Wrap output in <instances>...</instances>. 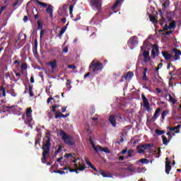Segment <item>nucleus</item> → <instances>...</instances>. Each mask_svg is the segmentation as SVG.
Returning <instances> with one entry per match:
<instances>
[{
	"mask_svg": "<svg viewBox=\"0 0 181 181\" xmlns=\"http://www.w3.org/2000/svg\"><path fill=\"white\" fill-rule=\"evenodd\" d=\"M37 5H40V6H42V8H47L48 5L47 3L42 2L39 0H33Z\"/></svg>",
	"mask_w": 181,
	"mask_h": 181,
	"instance_id": "aec40b11",
	"label": "nucleus"
},
{
	"mask_svg": "<svg viewBox=\"0 0 181 181\" xmlns=\"http://www.w3.org/2000/svg\"><path fill=\"white\" fill-rule=\"evenodd\" d=\"M154 144L153 143L151 144H140L137 146V150L139 153H145V151H151L152 148H153Z\"/></svg>",
	"mask_w": 181,
	"mask_h": 181,
	"instance_id": "20e7f679",
	"label": "nucleus"
},
{
	"mask_svg": "<svg viewBox=\"0 0 181 181\" xmlns=\"http://www.w3.org/2000/svg\"><path fill=\"white\" fill-rule=\"evenodd\" d=\"M181 127V124H178L176 127H174V131H176V129H180Z\"/></svg>",
	"mask_w": 181,
	"mask_h": 181,
	"instance_id": "774afa93",
	"label": "nucleus"
},
{
	"mask_svg": "<svg viewBox=\"0 0 181 181\" xmlns=\"http://www.w3.org/2000/svg\"><path fill=\"white\" fill-rule=\"evenodd\" d=\"M173 52L174 54L181 56V51L177 49V48L173 49Z\"/></svg>",
	"mask_w": 181,
	"mask_h": 181,
	"instance_id": "bb28decb",
	"label": "nucleus"
},
{
	"mask_svg": "<svg viewBox=\"0 0 181 181\" xmlns=\"http://www.w3.org/2000/svg\"><path fill=\"white\" fill-rule=\"evenodd\" d=\"M163 57H164L165 60H172V57L173 56L170 54L168 51L162 52Z\"/></svg>",
	"mask_w": 181,
	"mask_h": 181,
	"instance_id": "ddd939ff",
	"label": "nucleus"
},
{
	"mask_svg": "<svg viewBox=\"0 0 181 181\" xmlns=\"http://www.w3.org/2000/svg\"><path fill=\"white\" fill-rule=\"evenodd\" d=\"M19 4V0H16V2L12 4L13 8H15V6H18Z\"/></svg>",
	"mask_w": 181,
	"mask_h": 181,
	"instance_id": "864d4df0",
	"label": "nucleus"
},
{
	"mask_svg": "<svg viewBox=\"0 0 181 181\" xmlns=\"http://www.w3.org/2000/svg\"><path fill=\"white\" fill-rule=\"evenodd\" d=\"M119 141H117V145H121V143L124 142V134H122L120 136Z\"/></svg>",
	"mask_w": 181,
	"mask_h": 181,
	"instance_id": "79ce46f5",
	"label": "nucleus"
},
{
	"mask_svg": "<svg viewBox=\"0 0 181 181\" xmlns=\"http://www.w3.org/2000/svg\"><path fill=\"white\" fill-rule=\"evenodd\" d=\"M67 52H69V47H65L63 49V52H64V53H67Z\"/></svg>",
	"mask_w": 181,
	"mask_h": 181,
	"instance_id": "69168bd1",
	"label": "nucleus"
},
{
	"mask_svg": "<svg viewBox=\"0 0 181 181\" xmlns=\"http://www.w3.org/2000/svg\"><path fill=\"white\" fill-rule=\"evenodd\" d=\"M169 115V110H165L163 111V112L161 113L162 119H165V117H166V115Z\"/></svg>",
	"mask_w": 181,
	"mask_h": 181,
	"instance_id": "b1692460",
	"label": "nucleus"
},
{
	"mask_svg": "<svg viewBox=\"0 0 181 181\" xmlns=\"http://www.w3.org/2000/svg\"><path fill=\"white\" fill-rule=\"evenodd\" d=\"M29 91H30V97H33L34 93H33V86L30 85L29 87Z\"/></svg>",
	"mask_w": 181,
	"mask_h": 181,
	"instance_id": "c756f323",
	"label": "nucleus"
},
{
	"mask_svg": "<svg viewBox=\"0 0 181 181\" xmlns=\"http://www.w3.org/2000/svg\"><path fill=\"white\" fill-rule=\"evenodd\" d=\"M162 5L163 6V9L165 11L166 9V8H168V6H169L170 2L168 0H166L164 1V3Z\"/></svg>",
	"mask_w": 181,
	"mask_h": 181,
	"instance_id": "cd10ccee",
	"label": "nucleus"
},
{
	"mask_svg": "<svg viewBox=\"0 0 181 181\" xmlns=\"http://www.w3.org/2000/svg\"><path fill=\"white\" fill-rule=\"evenodd\" d=\"M143 81H148L149 78H148V76H146V74L143 73V77H142Z\"/></svg>",
	"mask_w": 181,
	"mask_h": 181,
	"instance_id": "a19ab883",
	"label": "nucleus"
},
{
	"mask_svg": "<svg viewBox=\"0 0 181 181\" xmlns=\"http://www.w3.org/2000/svg\"><path fill=\"white\" fill-rule=\"evenodd\" d=\"M55 118L57 119L58 118H63V113L57 112L55 114Z\"/></svg>",
	"mask_w": 181,
	"mask_h": 181,
	"instance_id": "72a5a7b5",
	"label": "nucleus"
},
{
	"mask_svg": "<svg viewBox=\"0 0 181 181\" xmlns=\"http://www.w3.org/2000/svg\"><path fill=\"white\" fill-rule=\"evenodd\" d=\"M143 57H144L145 63H148V62H150L151 57L149 56V52L144 51L143 52Z\"/></svg>",
	"mask_w": 181,
	"mask_h": 181,
	"instance_id": "4468645a",
	"label": "nucleus"
},
{
	"mask_svg": "<svg viewBox=\"0 0 181 181\" xmlns=\"http://www.w3.org/2000/svg\"><path fill=\"white\" fill-rule=\"evenodd\" d=\"M25 114H26V117L32 116V107L27 108Z\"/></svg>",
	"mask_w": 181,
	"mask_h": 181,
	"instance_id": "473e14b6",
	"label": "nucleus"
},
{
	"mask_svg": "<svg viewBox=\"0 0 181 181\" xmlns=\"http://www.w3.org/2000/svg\"><path fill=\"white\" fill-rule=\"evenodd\" d=\"M158 12L160 13V16L161 18V21H165V18H163V13H162V10H159Z\"/></svg>",
	"mask_w": 181,
	"mask_h": 181,
	"instance_id": "3c124183",
	"label": "nucleus"
},
{
	"mask_svg": "<svg viewBox=\"0 0 181 181\" xmlns=\"http://www.w3.org/2000/svg\"><path fill=\"white\" fill-rule=\"evenodd\" d=\"M168 97H169L168 101L170 103H172V104L175 105V103L177 102V100L176 99H175V98H173V97H172V95H170V93H168Z\"/></svg>",
	"mask_w": 181,
	"mask_h": 181,
	"instance_id": "5701e85b",
	"label": "nucleus"
},
{
	"mask_svg": "<svg viewBox=\"0 0 181 181\" xmlns=\"http://www.w3.org/2000/svg\"><path fill=\"white\" fill-rule=\"evenodd\" d=\"M127 152H128V150L124 149L121 151V155H125V153H127Z\"/></svg>",
	"mask_w": 181,
	"mask_h": 181,
	"instance_id": "e2e57ef3",
	"label": "nucleus"
},
{
	"mask_svg": "<svg viewBox=\"0 0 181 181\" xmlns=\"http://www.w3.org/2000/svg\"><path fill=\"white\" fill-rule=\"evenodd\" d=\"M109 122L114 128L117 127V119H115V116L114 115L109 117Z\"/></svg>",
	"mask_w": 181,
	"mask_h": 181,
	"instance_id": "f8f14e48",
	"label": "nucleus"
},
{
	"mask_svg": "<svg viewBox=\"0 0 181 181\" xmlns=\"http://www.w3.org/2000/svg\"><path fill=\"white\" fill-rule=\"evenodd\" d=\"M58 107H59V105H52V112H56V108H57Z\"/></svg>",
	"mask_w": 181,
	"mask_h": 181,
	"instance_id": "6e6d98bb",
	"label": "nucleus"
},
{
	"mask_svg": "<svg viewBox=\"0 0 181 181\" xmlns=\"http://www.w3.org/2000/svg\"><path fill=\"white\" fill-rule=\"evenodd\" d=\"M71 156H73V154L71 153H66L64 157L65 158V159H69V158H70Z\"/></svg>",
	"mask_w": 181,
	"mask_h": 181,
	"instance_id": "8fccbe9b",
	"label": "nucleus"
},
{
	"mask_svg": "<svg viewBox=\"0 0 181 181\" xmlns=\"http://www.w3.org/2000/svg\"><path fill=\"white\" fill-rule=\"evenodd\" d=\"M46 12L49 14L50 18H53V6L49 4L46 9Z\"/></svg>",
	"mask_w": 181,
	"mask_h": 181,
	"instance_id": "2eb2a0df",
	"label": "nucleus"
},
{
	"mask_svg": "<svg viewBox=\"0 0 181 181\" xmlns=\"http://www.w3.org/2000/svg\"><path fill=\"white\" fill-rule=\"evenodd\" d=\"M159 112H160V107H158L156 110L155 113H154L153 117L151 118L152 121H155L156 119H158V118L159 117Z\"/></svg>",
	"mask_w": 181,
	"mask_h": 181,
	"instance_id": "f3484780",
	"label": "nucleus"
},
{
	"mask_svg": "<svg viewBox=\"0 0 181 181\" xmlns=\"http://www.w3.org/2000/svg\"><path fill=\"white\" fill-rule=\"evenodd\" d=\"M28 69V64L23 63L21 64V70H26Z\"/></svg>",
	"mask_w": 181,
	"mask_h": 181,
	"instance_id": "37998d69",
	"label": "nucleus"
},
{
	"mask_svg": "<svg viewBox=\"0 0 181 181\" xmlns=\"http://www.w3.org/2000/svg\"><path fill=\"white\" fill-rule=\"evenodd\" d=\"M37 26H38V29H42V28H43V25H42V23H40V21H37Z\"/></svg>",
	"mask_w": 181,
	"mask_h": 181,
	"instance_id": "680f3d73",
	"label": "nucleus"
},
{
	"mask_svg": "<svg viewBox=\"0 0 181 181\" xmlns=\"http://www.w3.org/2000/svg\"><path fill=\"white\" fill-rule=\"evenodd\" d=\"M35 50H37V40H35L34 42L33 52H35Z\"/></svg>",
	"mask_w": 181,
	"mask_h": 181,
	"instance_id": "a18cd8bd",
	"label": "nucleus"
},
{
	"mask_svg": "<svg viewBox=\"0 0 181 181\" xmlns=\"http://www.w3.org/2000/svg\"><path fill=\"white\" fill-rule=\"evenodd\" d=\"M98 151H100V152H105V153H111V151L108 147L103 148L101 146H98Z\"/></svg>",
	"mask_w": 181,
	"mask_h": 181,
	"instance_id": "dca6fc26",
	"label": "nucleus"
},
{
	"mask_svg": "<svg viewBox=\"0 0 181 181\" xmlns=\"http://www.w3.org/2000/svg\"><path fill=\"white\" fill-rule=\"evenodd\" d=\"M139 162H141V163H148V160L146 158H141L139 160Z\"/></svg>",
	"mask_w": 181,
	"mask_h": 181,
	"instance_id": "49530a36",
	"label": "nucleus"
},
{
	"mask_svg": "<svg viewBox=\"0 0 181 181\" xmlns=\"http://www.w3.org/2000/svg\"><path fill=\"white\" fill-rule=\"evenodd\" d=\"M48 66H50L52 73H54V70H56V67H57V61L56 59L54 61H50L48 63Z\"/></svg>",
	"mask_w": 181,
	"mask_h": 181,
	"instance_id": "9d476101",
	"label": "nucleus"
},
{
	"mask_svg": "<svg viewBox=\"0 0 181 181\" xmlns=\"http://www.w3.org/2000/svg\"><path fill=\"white\" fill-rule=\"evenodd\" d=\"M76 68V65H73V64L68 65V69H71L72 70H75Z\"/></svg>",
	"mask_w": 181,
	"mask_h": 181,
	"instance_id": "603ef678",
	"label": "nucleus"
},
{
	"mask_svg": "<svg viewBox=\"0 0 181 181\" xmlns=\"http://www.w3.org/2000/svg\"><path fill=\"white\" fill-rule=\"evenodd\" d=\"M121 1L122 0H116L115 4L112 7V11H114L115 9H117V6H118L119 4H121Z\"/></svg>",
	"mask_w": 181,
	"mask_h": 181,
	"instance_id": "a878e982",
	"label": "nucleus"
},
{
	"mask_svg": "<svg viewBox=\"0 0 181 181\" xmlns=\"http://www.w3.org/2000/svg\"><path fill=\"white\" fill-rule=\"evenodd\" d=\"M132 77H134V73L132 71H129L124 75V80H131Z\"/></svg>",
	"mask_w": 181,
	"mask_h": 181,
	"instance_id": "a211bd4d",
	"label": "nucleus"
},
{
	"mask_svg": "<svg viewBox=\"0 0 181 181\" xmlns=\"http://www.w3.org/2000/svg\"><path fill=\"white\" fill-rule=\"evenodd\" d=\"M165 173L169 175L170 170H172V166L170 165V161H169V158H165Z\"/></svg>",
	"mask_w": 181,
	"mask_h": 181,
	"instance_id": "6e6552de",
	"label": "nucleus"
},
{
	"mask_svg": "<svg viewBox=\"0 0 181 181\" xmlns=\"http://www.w3.org/2000/svg\"><path fill=\"white\" fill-rule=\"evenodd\" d=\"M141 98L143 100L144 107L146 108L148 112L151 111V106H149V100L146 97H145L144 94H141Z\"/></svg>",
	"mask_w": 181,
	"mask_h": 181,
	"instance_id": "423d86ee",
	"label": "nucleus"
},
{
	"mask_svg": "<svg viewBox=\"0 0 181 181\" xmlns=\"http://www.w3.org/2000/svg\"><path fill=\"white\" fill-rule=\"evenodd\" d=\"M54 100V103H60V100H54V98H53L52 96H50L48 99H47V104H49V103H50L52 100Z\"/></svg>",
	"mask_w": 181,
	"mask_h": 181,
	"instance_id": "f704fd0d",
	"label": "nucleus"
},
{
	"mask_svg": "<svg viewBox=\"0 0 181 181\" xmlns=\"http://www.w3.org/2000/svg\"><path fill=\"white\" fill-rule=\"evenodd\" d=\"M162 139H163V145H165V146H168V144H169V140L168 139V138L165 136V135H163L161 136Z\"/></svg>",
	"mask_w": 181,
	"mask_h": 181,
	"instance_id": "4be33fe9",
	"label": "nucleus"
},
{
	"mask_svg": "<svg viewBox=\"0 0 181 181\" xmlns=\"http://www.w3.org/2000/svg\"><path fill=\"white\" fill-rule=\"evenodd\" d=\"M175 26H176V22L172 21L168 26V29H170V30H172V29L175 28Z\"/></svg>",
	"mask_w": 181,
	"mask_h": 181,
	"instance_id": "c85d7f7f",
	"label": "nucleus"
},
{
	"mask_svg": "<svg viewBox=\"0 0 181 181\" xmlns=\"http://www.w3.org/2000/svg\"><path fill=\"white\" fill-rule=\"evenodd\" d=\"M74 5H71L69 6V14L70 15H73V9H74Z\"/></svg>",
	"mask_w": 181,
	"mask_h": 181,
	"instance_id": "09e8293b",
	"label": "nucleus"
},
{
	"mask_svg": "<svg viewBox=\"0 0 181 181\" xmlns=\"http://www.w3.org/2000/svg\"><path fill=\"white\" fill-rule=\"evenodd\" d=\"M30 81L31 84H33V83H35V78H33V76H31L30 78Z\"/></svg>",
	"mask_w": 181,
	"mask_h": 181,
	"instance_id": "338daca9",
	"label": "nucleus"
},
{
	"mask_svg": "<svg viewBox=\"0 0 181 181\" xmlns=\"http://www.w3.org/2000/svg\"><path fill=\"white\" fill-rule=\"evenodd\" d=\"M103 69H104L103 63L95 62V61H93L89 66V71L95 75L98 74L99 71H102Z\"/></svg>",
	"mask_w": 181,
	"mask_h": 181,
	"instance_id": "7ed1b4c3",
	"label": "nucleus"
},
{
	"mask_svg": "<svg viewBox=\"0 0 181 181\" xmlns=\"http://www.w3.org/2000/svg\"><path fill=\"white\" fill-rule=\"evenodd\" d=\"M90 3L93 9H96L97 11L101 9V0H90Z\"/></svg>",
	"mask_w": 181,
	"mask_h": 181,
	"instance_id": "39448f33",
	"label": "nucleus"
},
{
	"mask_svg": "<svg viewBox=\"0 0 181 181\" xmlns=\"http://www.w3.org/2000/svg\"><path fill=\"white\" fill-rule=\"evenodd\" d=\"M168 29H169V27H168V24H165V25H164V27L163 28L162 31H163V32H165V30H168Z\"/></svg>",
	"mask_w": 181,
	"mask_h": 181,
	"instance_id": "bf43d9fd",
	"label": "nucleus"
},
{
	"mask_svg": "<svg viewBox=\"0 0 181 181\" xmlns=\"http://www.w3.org/2000/svg\"><path fill=\"white\" fill-rule=\"evenodd\" d=\"M170 67H173V64H172V62L168 64L167 70H170Z\"/></svg>",
	"mask_w": 181,
	"mask_h": 181,
	"instance_id": "5fc2aeb1",
	"label": "nucleus"
},
{
	"mask_svg": "<svg viewBox=\"0 0 181 181\" xmlns=\"http://www.w3.org/2000/svg\"><path fill=\"white\" fill-rule=\"evenodd\" d=\"M174 59L173 58L171 59V62H176V60H180V55H174Z\"/></svg>",
	"mask_w": 181,
	"mask_h": 181,
	"instance_id": "58836bf2",
	"label": "nucleus"
},
{
	"mask_svg": "<svg viewBox=\"0 0 181 181\" xmlns=\"http://www.w3.org/2000/svg\"><path fill=\"white\" fill-rule=\"evenodd\" d=\"M50 145H52V143H50V137L49 136H47L45 137V139L43 141V145L42 146V149L43 151L42 152V157L41 158V160H45L46 156L47 155H49L50 153Z\"/></svg>",
	"mask_w": 181,
	"mask_h": 181,
	"instance_id": "f257e3e1",
	"label": "nucleus"
},
{
	"mask_svg": "<svg viewBox=\"0 0 181 181\" xmlns=\"http://www.w3.org/2000/svg\"><path fill=\"white\" fill-rule=\"evenodd\" d=\"M100 175H102L103 176V177H110V175L106 174L105 173H104L102 170L99 171Z\"/></svg>",
	"mask_w": 181,
	"mask_h": 181,
	"instance_id": "ea45409f",
	"label": "nucleus"
},
{
	"mask_svg": "<svg viewBox=\"0 0 181 181\" xmlns=\"http://www.w3.org/2000/svg\"><path fill=\"white\" fill-rule=\"evenodd\" d=\"M16 76L18 77V78L14 79V81L16 83L19 81V80H22V78H21V77H22V74H21V73H16Z\"/></svg>",
	"mask_w": 181,
	"mask_h": 181,
	"instance_id": "7c9ffc66",
	"label": "nucleus"
},
{
	"mask_svg": "<svg viewBox=\"0 0 181 181\" xmlns=\"http://www.w3.org/2000/svg\"><path fill=\"white\" fill-rule=\"evenodd\" d=\"M0 91L2 92L3 97H6V92H5V88L4 86L1 87Z\"/></svg>",
	"mask_w": 181,
	"mask_h": 181,
	"instance_id": "e433bc0d",
	"label": "nucleus"
},
{
	"mask_svg": "<svg viewBox=\"0 0 181 181\" xmlns=\"http://www.w3.org/2000/svg\"><path fill=\"white\" fill-rule=\"evenodd\" d=\"M149 19H150L151 22H153V23H156V17L155 16L150 15Z\"/></svg>",
	"mask_w": 181,
	"mask_h": 181,
	"instance_id": "2f4dec72",
	"label": "nucleus"
},
{
	"mask_svg": "<svg viewBox=\"0 0 181 181\" xmlns=\"http://www.w3.org/2000/svg\"><path fill=\"white\" fill-rule=\"evenodd\" d=\"M86 168H87L86 164H79L78 170H85Z\"/></svg>",
	"mask_w": 181,
	"mask_h": 181,
	"instance_id": "4c0bfd02",
	"label": "nucleus"
},
{
	"mask_svg": "<svg viewBox=\"0 0 181 181\" xmlns=\"http://www.w3.org/2000/svg\"><path fill=\"white\" fill-rule=\"evenodd\" d=\"M127 153L128 155L127 156V159H128V158H132V154L134 153V151L132 149H130L128 151Z\"/></svg>",
	"mask_w": 181,
	"mask_h": 181,
	"instance_id": "c9c22d12",
	"label": "nucleus"
},
{
	"mask_svg": "<svg viewBox=\"0 0 181 181\" xmlns=\"http://www.w3.org/2000/svg\"><path fill=\"white\" fill-rule=\"evenodd\" d=\"M128 44L130 45L133 47V46H135V45H138V37L133 36L129 38L128 41Z\"/></svg>",
	"mask_w": 181,
	"mask_h": 181,
	"instance_id": "1a4fd4ad",
	"label": "nucleus"
},
{
	"mask_svg": "<svg viewBox=\"0 0 181 181\" xmlns=\"http://www.w3.org/2000/svg\"><path fill=\"white\" fill-rule=\"evenodd\" d=\"M156 56H159V47L156 44H154L152 47L151 57L152 59H155Z\"/></svg>",
	"mask_w": 181,
	"mask_h": 181,
	"instance_id": "0eeeda50",
	"label": "nucleus"
},
{
	"mask_svg": "<svg viewBox=\"0 0 181 181\" xmlns=\"http://www.w3.org/2000/svg\"><path fill=\"white\" fill-rule=\"evenodd\" d=\"M62 146H59L58 149L55 151V156L56 155L60 153V151H62Z\"/></svg>",
	"mask_w": 181,
	"mask_h": 181,
	"instance_id": "de8ad7c7",
	"label": "nucleus"
},
{
	"mask_svg": "<svg viewBox=\"0 0 181 181\" xmlns=\"http://www.w3.org/2000/svg\"><path fill=\"white\" fill-rule=\"evenodd\" d=\"M89 142L92 145V148H93L94 151L95 152H98V146H95V144H94V141H93V139H91V136L89 137Z\"/></svg>",
	"mask_w": 181,
	"mask_h": 181,
	"instance_id": "6ab92c4d",
	"label": "nucleus"
},
{
	"mask_svg": "<svg viewBox=\"0 0 181 181\" xmlns=\"http://www.w3.org/2000/svg\"><path fill=\"white\" fill-rule=\"evenodd\" d=\"M59 135L62 136V139L64 141V144H66L69 146H73L76 144L73 136L66 134L62 129L59 131Z\"/></svg>",
	"mask_w": 181,
	"mask_h": 181,
	"instance_id": "f03ea898",
	"label": "nucleus"
},
{
	"mask_svg": "<svg viewBox=\"0 0 181 181\" xmlns=\"http://www.w3.org/2000/svg\"><path fill=\"white\" fill-rule=\"evenodd\" d=\"M127 170H129V172H134L135 171V168L134 167L129 168L128 167Z\"/></svg>",
	"mask_w": 181,
	"mask_h": 181,
	"instance_id": "4d7b16f0",
	"label": "nucleus"
},
{
	"mask_svg": "<svg viewBox=\"0 0 181 181\" xmlns=\"http://www.w3.org/2000/svg\"><path fill=\"white\" fill-rule=\"evenodd\" d=\"M27 119L26 121H25V125H28L31 129H33V126L32 125V122H33V118H32V116H26Z\"/></svg>",
	"mask_w": 181,
	"mask_h": 181,
	"instance_id": "9b49d317",
	"label": "nucleus"
},
{
	"mask_svg": "<svg viewBox=\"0 0 181 181\" xmlns=\"http://www.w3.org/2000/svg\"><path fill=\"white\" fill-rule=\"evenodd\" d=\"M43 35H45V30H42L40 33V38L42 39L43 37Z\"/></svg>",
	"mask_w": 181,
	"mask_h": 181,
	"instance_id": "13d9d810",
	"label": "nucleus"
},
{
	"mask_svg": "<svg viewBox=\"0 0 181 181\" xmlns=\"http://www.w3.org/2000/svg\"><path fill=\"white\" fill-rule=\"evenodd\" d=\"M54 173H59V175H66L64 170H54Z\"/></svg>",
	"mask_w": 181,
	"mask_h": 181,
	"instance_id": "c03bdc74",
	"label": "nucleus"
},
{
	"mask_svg": "<svg viewBox=\"0 0 181 181\" xmlns=\"http://www.w3.org/2000/svg\"><path fill=\"white\" fill-rule=\"evenodd\" d=\"M95 113V109L92 108L90 110V115H94Z\"/></svg>",
	"mask_w": 181,
	"mask_h": 181,
	"instance_id": "0e129e2a",
	"label": "nucleus"
},
{
	"mask_svg": "<svg viewBox=\"0 0 181 181\" xmlns=\"http://www.w3.org/2000/svg\"><path fill=\"white\" fill-rule=\"evenodd\" d=\"M155 132H156V135H163V134L166 133V131H165V130H159V129H156L155 130Z\"/></svg>",
	"mask_w": 181,
	"mask_h": 181,
	"instance_id": "393cba45",
	"label": "nucleus"
},
{
	"mask_svg": "<svg viewBox=\"0 0 181 181\" xmlns=\"http://www.w3.org/2000/svg\"><path fill=\"white\" fill-rule=\"evenodd\" d=\"M67 30V26H64L63 28H61V30L59 31V33L58 34L59 37H62L63 36V34L66 30Z\"/></svg>",
	"mask_w": 181,
	"mask_h": 181,
	"instance_id": "412c9836",
	"label": "nucleus"
},
{
	"mask_svg": "<svg viewBox=\"0 0 181 181\" xmlns=\"http://www.w3.org/2000/svg\"><path fill=\"white\" fill-rule=\"evenodd\" d=\"M14 105L12 106H4V108H6V110H12V108H14Z\"/></svg>",
	"mask_w": 181,
	"mask_h": 181,
	"instance_id": "052dcab7",
	"label": "nucleus"
}]
</instances>
